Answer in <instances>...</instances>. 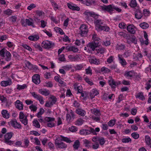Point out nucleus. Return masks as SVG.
Segmentation results:
<instances>
[{"label": "nucleus", "instance_id": "79ce46f5", "mask_svg": "<svg viewBox=\"0 0 151 151\" xmlns=\"http://www.w3.org/2000/svg\"><path fill=\"white\" fill-rule=\"evenodd\" d=\"M122 141L124 143H128L129 142H131L132 139L130 137H128L123 138L122 139Z\"/></svg>", "mask_w": 151, "mask_h": 151}, {"label": "nucleus", "instance_id": "4c0bfd02", "mask_svg": "<svg viewBox=\"0 0 151 151\" xmlns=\"http://www.w3.org/2000/svg\"><path fill=\"white\" fill-rule=\"evenodd\" d=\"M30 93L35 99H37V100L40 99V97H41V96L40 94H37L35 92H31Z\"/></svg>", "mask_w": 151, "mask_h": 151}, {"label": "nucleus", "instance_id": "cd10ccee", "mask_svg": "<svg viewBox=\"0 0 151 151\" xmlns=\"http://www.w3.org/2000/svg\"><path fill=\"white\" fill-rule=\"evenodd\" d=\"M90 131L91 134L92 133L94 135H97V134L96 132H99L100 131V129L99 127H96L94 129L93 128L91 127L90 128Z\"/></svg>", "mask_w": 151, "mask_h": 151}, {"label": "nucleus", "instance_id": "bb28decb", "mask_svg": "<svg viewBox=\"0 0 151 151\" xmlns=\"http://www.w3.org/2000/svg\"><path fill=\"white\" fill-rule=\"evenodd\" d=\"M135 97L136 98L139 99L142 101H144L145 100V98L143 95V93L142 92L137 93L135 95Z\"/></svg>", "mask_w": 151, "mask_h": 151}, {"label": "nucleus", "instance_id": "4be33fe9", "mask_svg": "<svg viewBox=\"0 0 151 151\" xmlns=\"http://www.w3.org/2000/svg\"><path fill=\"white\" fill-rule=\"evenodd\" d=\"M1 114L3 117L5 119H8L9 118L10 115L8 113V111L6 110H3L1 111Z\"/></svg>", "mask_w": 151, "mask_h": 151}, {"label": "nucleus", "instance_id": "58836bf2", "mask_svg": "<svg viewBox=\"0 0 151 151\" xmlns=\"http://www.w3.org/2000/svg\"><path fill=\"white\" fill-rule=\"evenodd\" d=\"M139 26L142 29H145L149 27V25L147 23L143 22V23H140L139 24Z\"/></svg>", "mask_w": 151, "mask_h": 151}, {"label": "nucleus", "instance_id": "c756f323", "mask_svg": "<svg viewBox=\"0 0 151 151\" xmlns=\"http://www.w3.org/2000/svg\"><path fill=\"white\" fill-rule=\"evenodd\" d=\"M92 113L95 116H100L101 115L100 111L99 109H98L96 108H94L91 110Z\"/></svg>", "mask_w": 151, "mask_h": 151}, {"label": "nucleus", "instance_id": "774afa93", "mask_svg": "<svg viewBox=\"0 0 151 151\" xmlns=\"http://www.w3.org/2000/svg\"><path fill=\"white\" fill-rule=\"evenodd\" d=\"M117 48L119 50H124L126 48V46L124 45L120 44L118 45Z\"/></svg>", "mask_w": 151, "mask_h": 151}, {"label": "nucleus", "instance_id": "20e7f679", "mask_svg": "<svg viewBox=\"0 0 151 151\" xmlns=\"http://www.w3.org/2000/svg\"><path fill=\"white\" fill-rule=\"evenodd\" d=\"M80 31L79 34L82 37H86L87 36L88 31L87 26L84 24L81 25L79 28Z\"/></svg>", "mask_w": 151, "mask_h": 151}, {"label": "nucleus", "instance_id": "4d7b16f0", "mask_svg": "<svg viewBox=\"0 0 151 151\" xmlns=\"http://www.w3.org/2000/svg\"><path fill=\"white\" fill-rule=\"evenodd\" d=\"M101 72L105 73H109L110 72V70L107 68L105 67H103L101 68Z\"/></svg>", "mask_w": 151, "mask_h": 151}, {"label": "nucleus", "instance_id": "ea45409f", "mask_svg": "<svg viewBox=\"0 0 151 151\" xmlns=\"http://www.w3.org/2000/svg\"><path fill=\"white\" fill-rule=\"evenodd\" d=\"M99 28L101 27V28L99 29L98 31H101V30H104L106 32H108L109 30V28L107 26H100Z\"/></svg>", "mask_w": 151, "mask_h": 151}, {"label": "nucleus", "instance_id": "5fc2aeb1", "mask_svg": "<svg viewBox=\"0 0 151 151\" xmlns=\"http://www.w3.org/2000/svg\"><path fill=\"white\" fill-rule=\"evenodd\" d=\"M83 122L84 120L81 119H78L76 120V124L78 126L81 125L83 124Z\"/></svg>", "mask_w": 151, "mask_h": 151}, {"label": "nucleus", "instance_id": "6e6d98bb", "mask_svg": "<svg viewBox=\"0 0 151 151\" xmlns=\"http://www.w3.org/2000/svg\"><path fill=\"white\" fill-rule=\"evenodd\" d=\"M32 123L37 128H40V125L37 120L34 119L32 122Z\"/></svg>", "mask_w": 151, "mask_h": 151}, {"label": "nucleus", "instance_id": "37998d69", "mask_svg": "<svg viewBox=\"0 0 151 151\" xmlns=\"http://www.w3.org/2000/svg\"><path fill=\"white\" fill-rule=\"evenodd\" d=\"M68 130L72 132H76L78 130V128L75 126H72L68 128Z\"/></svg>", "mask_w": 151, "mask_h": 151}, {"label": "nucleus", "instance_id": "2f4dec72", "mask_svg": "<svg viewBox=\"0 0 151 151\" xmlns=\"http://www.w3.org/2000/svg\"><path fill=\"white\" fill-rule=\"evenodd\" d=\"M132 52L130 50H126L124 53L123 55L125 58H127L132 55Z\"/></svg>", "mask_w": 151, "mask_h": 151}, {"label": "nucleus", "instance_id": "412c9836", "mask_svg": "<svg viewBox=\"0 0 151 151\" xmlns=\"http://www.w3.org/2000/svg\"><path fill=\"white\" fill-rule=\"evenodd\" d=\"M85 4L88 6H90L92 5H96V2L95 0H86Z\"/></svg>", "mask_w": 151, "mask_h": 151}, {"label": "nucleus", "instance_id": "3c124183", "mask_svg": "<svg viewBox=\"0 0 151 151\" xmlns=\"http://www.w3.org/2000/svg\"><path fill=\"white\" fill-rule=\"evenodd\" d=\"M45 120L47 122H52L55 121V119L54 117H46L45 118Z\"/></svg>", "mask_w": 151, "mask_h": 151}, {"label": "nucleus", "instance_id": "c85d7f7f", "mask_svg": "<svg viewBox=\"0 0 151 151\" xmlns=\"http://www.w3.org/2000/svg\"><path fill=\"white\" fill-rule=\"evenodd\" d=\"M11 81H2L0 83L1 85L3 87H6L11 84Z\"/></svg>", "mask_w": 151, "mask_h": 151}, {"label": "nucleus", "instance_id": "473e14b6", "mask_svg": "<svg viewBox=\"0 0 151 151\" xmlns=\"http://www.w3.org/2000/svg\"><path fill=\"white\" fill-rule=\"evenodd\" d=\"M60 137L61 138L60 139L61 141H63L68 143H70L72 142L71 140L67 137H64L62 135H60Z\"/></svg>", "mask_w": 151, "mask_h": 151}, {"label": "nucleus", "instance_id": "e433bc0d", "mask_svg": "<svg viewBox=\"0 0 151 151\" xmlns=\"http://www.w3.org/2000/svg\"><path fill=\"white\" fill-rule=\"evenodd\" d=\"M34 47L36 50L42 51L43 50L42 48L40 45L37 43H35L33 44Z\"/></svg>", "mask_w": 151, "mask_h": 151}, {"label": "nucleus", "instance_id": "7c9ffc66", "mask_svg": "<svg viewBox=\"0 0 151 151\" xmlns=\"http://www.w3.org/2000/svg\"><path fill=\"white\" fill-rule=\"evenodd\" d=\"M28 39L31 41H36L39 40V37L38 35H34L29 36Z\"/></svg>", "mask_w": 151, "mask_h": 151}, {"label": "nucleus", "instance_id": "2eb2a0df", "mask_svg": "<svg viewBox=\"0 0 151 151\" xmlns=\"http://www.w3.org/2000/svg\"><path fill=\"white\" fill-rule=\"evenodd\" d=\"M94 23L96 25V29L98 31L101 28V27L99 28V27L102 26L101 25L103 24V22L101 19H97L94 21Z\"/></svg>", "mask_w": 151, "mask_h": 151}, {"label": "nucleus", "instance_id": "a878e982", "mask_svg": "<svg viewBox=\"0 0 151 151\" xmlns=\"http://www.w3.org/2000/svg\"><path fill=\"white\" fill-rule=\"evenodd\" d=\"M79 133L81 135H87L91 134L90 128L88 129H82L80 131Z\"/></svg>", "mask_w": 151, "mask_h": 151}, {"label": "nucleus", "instance_id": "69168bd1", "mask_svg": "<svg viewBox=\"0 0 151 151\" xmlns=\"http://www.w3.org/2000/svg\"><path fill=\"white\" fill-rule=\"evenodd\" d=\"M55 29L56 30V31L59 32L60 34L62 35L64 34L63 30L60 28L56 27L55 28Z\"/></svg>", "mask_w": 151, "mask_h": 151}, {"label": "nucleus", "instance_id": "423d86ee", "mask_svg": "<svg viewBox=\"0 0 151 151\" xmlns=\"http://www.w3.org/2000/svg\"><path fill=\"white\" fill-rule=\"evenodd\" d=\"M9 123V125H11L14 129H20L21 128V125L20 124L18 123L15 119L11 120Z\"/></svg>", "mask_w": 151, "mask_h": 151}, {"label": "nucleus", "instance_id": "72a5a7b5", "mask_svg": "<svg viewBox=\"0 0 151 151\" xmlns=\"http://www.w3.org/2000/svg\"><path fill=\"white\" fill-rule=\"evenodd\" d=\"M80 145V143L79 140H77L74 142L73 147L74 149L77 150L79 147Z\"/></svg>", "mask_w": 151, "mask_h": 151}, {"label": "nucleus", "instance_id": "09e8293b", "mask_svg": "<svg viewBox=\"0 0 151 151\" xmlns=\"http://www.w3.org/2000/svg\"><path fill=\"white\" fill-rule=\"evenodd\" d=\"M44 110L42 108H40V109L39 111L37 113V116L38 118L41 117V115L44 113Z\"/></svg>", "mask_w": 151, "mask_h": 151}, {"label": "nucleus", "instance_id": "9b49d317", "mask_svg": "<svg viewBox=\"0 0 151 151\" xmlns=\"http://www.w3.org/2000/svg\"><path fill=\"white\" fill-rule=\"evenodd\" d=\"M32 81L36 84H38L40 82V76L39 74H36L32 77Z\"/></svg>", "mask_w": 151, "mask_h": 151}, {"label": "nucleus", "instance_id": "4468645a", "mask_svg": "<svg viewBox=\"0 0 151 151\" xmlns=\"http://www.w3.org/2000/svg\"><path fill=\"white\" fill-rule=\"evenodd\" d=\"M134 72L133 70L129 71H126L124 74V76L127 78L130 79L134 76Z\"/></svg>", "mask_w": 151, "mask_h": 151}, {"label": "nucleus", "instance_id": "bf43d9fd", "mask_svg": "<svg viewBox=\"0 0 151 151\" xmlns=\"http://www.w3.org/2000/svg\"><path fill=\"white\" fill-rule=\"evenodd\" d=\"M105 141L104 138H99L98 142L101 145H103L105 143Z\"/></svg>", "mask_w": 151, "mask_h": 151}, {"label": "nucleus", "instance_id": "f03ea898", "mask_svg": "<svg viewBox=\"0 0 151 151\" xmlns=\"http://www.w3.org/2000/svg\"><path fill=\"white\" fill-rule=\"evenodd\" d=\"M55 45L54 43L48 40L43 41L42 43V47L47 49H52L55 47Z\"/></svg>", "mask_w": 151, "mask_h": 151}, {"label": "nucleus", "instance_id": "ddd939ff", "mask_svg": "<svg viewBox=\"0 0 151 151\" xmlns=\"http://www.w3.org/2000/svg\"><path fill=\"white\" fill-rule=\"evenodd\" d=\"M89 62L91 64H94L95 65H98L100 63V61L99 59H97L93 56L91 57L89 59Z\"/></svg>", "mask_w": 151, "mask_h": 151}, {"label": "nucleus", "instance_id": "e2e57ef3", "mask_svg": "<svg viewBox=\"0 0 151 151\" xmlns=\"http://www.w3.org/2000/svg\"><path fill=\"white\" fill-rule=\"evenodd\" d=\"M22 46L24 49H27L29 51H31L32 49L31 48L29 45L24 44H23Z\"/></svg>", "mask_w": 151, "mask_h": 151}, {"label": "nucleus", "instance_id": "de8ad7c7", "mask_svg": "<svg viewBox=\"0 0 151 151\" xmlns=\"http://www.w3.org/2000/svg\"><path fill=\"white\" fill-rule=\"evenodd\" d=\"M96 50L98 53H100L101 54H103L105 51V49L104 48H96Z\"/></svg>", "mask_w": 151, "mask_h": 151}, {"label": "nucleus", "instance_id": "39448f33", "mask_svg": "<svg viewBox=\"0 0 151 151\" xmlns=\"http://www.w3.org/2000/svg\"><path fill=\"white\" fill-rule=\"evenodd\" d=\"M100 9L103 11H104L105 12L106 11L111 14L113 12L112 4L107 6L105 5L100 6Z\"/></svg>", "mask_w": 151, "mask_h": 151}, {"label": "nucleus", "instance_id": "1a4fd4ad", "mask_svg": "<svg viewBox=\"0 0 151 151\" xmlns=\"http://www.w3.org/2000/svg\"><path fill=\"white\" fill-rule=\"evenodd\" d=\"M67 6L69 9L73 10L79 11L80 10V8L77 5L71 2L68 3Z\"/></svg>", "mask_w": 151, "mask_h": 151}, {"label": "nucleus", "instance_id": "dca6fc26", "mask_svg": "<svg viewBox=\"0 0 151 151\" xmlns=\"http://www.w3.org/2000/svg\"><path fill=\"white\" fill-rule=\"evenodd\" d=\"M16 108L19 110H22L23 109V105L19 100H17L15 102Z\"/></svg>", "mask_w": 151, "mask_h": 151}, {"label": "nucleus", "instance_id": "680f3d73", "mask_svg": "<svg viewBox=\"0 0 151 151\" xmlns=\"http://www.w3.org/2000/svg\"><path fill=\"white\" fill-rule=\"evenodd\" d=\"M92 38L93 40V42H97L99 43L100 40V38L97 37V36L96 35L94 34L92 36Z\"/></svg>", "mask_w": 151, "mask_h": 151}, {"label": "nucleus", "instance_id": "49530a36", "mask_svg": "<svg viewBox=\"0 0 151 151\" xmlns=\"http://www.w3.org/2000/svg\"><path fill=\"white\" fill-rule=\"evenodd\" d=\"M129 5L132 7H136L137 4L136 0H131Z\"/></svg>", "mask_w": 151, "mask_h": 151}, {"label": "nucleus", "instance_id": "0e129e2a", "mask_svg": "<svg viewBox=\"0 0 151 151\" xmlns=\"http://www.w3.org/2000/svg\"><path fill=\"white\" fill-rule=\"evenodd\" d=\"M26 65L28 68L30 70H32L33 69V65L29 61H27Z\"/></svg>", "mask_w": 151, "mask_h": 151}, {"label": "nucleus", "instance_id": "13d9d810", "mask_svg": "<svg viewBox=\"0 0 151 151\" xmlns=\"http://www.w3.org/2000/svg\"><path fill=\"white\" fill-rule=\"evenodd\" d=\"M131 41L134 44L136 45L137 43V40L136 37L134 35H132L131 38Z\"/></svg>", "mask_w": 151, "mask_h": 151}, {"label": "nucleus", "instance_id": "f3484780", "mask_svg": "<svg viewBox=\"0 0 151 151\" xmlns=\"http://www.w3.org/2000/svg\"><path fill=\"white\" fill-rule=\"evenodd\" d=\"M12 55L11 53L8 51H6L4 57L3 58L6 61H9L11 60Z\"/></svg>", "mask_w": 151, "mask_h": 151}, {"label": "nucleus", "instance_id": "aec40b11", "mask_svg": "<svg viewBox=\"0 0 151 151\" xmlns=\"http://www.w3.org/2000/svg\"><path fill=\"white\" fill-rule=\"evenodd\" d=\"M143 15V14L140 10L139 9L137 10L135 14V17L138 19H141Z\"/></svg>", "mask_w": 151, "mask_h": 151}, {"label": "nucleus", "instance_id": "a18cd8bd", "mask_svg": "<svg viewBox=\"0 0 151 151\" xmlns=\"http://www.w3.org/2000/svg\"><path fill=\"white\" fill-rule=\"evenodd\" d=\"M131 135L134 139H138L139 137V134L136 132L132 133Z\"/></svg>", "mask_w": 151, "mask_h": 151}, {"label": "nucleus", "instance_id": "9d476101", "mask_svg": "<svg viewBox=\"0 0 151 151\" xmlns=\"http://www.w3.org/2000/svg\"><path fill=\"white\" fill-rule=\"evenodd\" d=\"M136 27L132 24H130L127 27V29L129 33L134 34L135 33Z\"/></svg>", "mask_w": 151, "mask_h": 151}, {"label": "nucleus", "instance_id": "5701e85b", "mask_svg": "<svg viewBox=\"0 0 151 151\" xmlns=\"http://www.w3.org/2000/svg\"><path fill=\"white\" fill-rule=\"evenodd\" d=\"M66 49L68 51H73L74 52H77L78 50V48L74 46H67Z\"/></svg>", "mask_w": 151, "mask_h": 151}, {"label": "nucleus", "instance_id": "603ef678", "mask_svg": "<svg viewBox=\"0 0 151 151\" xmlns=\"http://www.w3.org/2000/svg\"><path fill=\"white\" fill-rule=\"evenodd\" d=\"M27 116H25L24 119H20V121L24 125H26L28 124V120L27 118Z\"/></svg>", "mask_w": 151, "mask_h": 151}, {"label": "nucleus", "instance_id": "c03bdc74", "mask_svg": "<svg viewBox=\"0 0 151 151\" xmlns=\"http://www.w3.org/2000/svg\"><path fill=\"white\" fill-rule=\"evenodd\" d=\"M50 99H52L51 101L50 102V104L53 106L55 104L57 101V99L53 96H52L50 97Z\"/></svg>", "mask_w": 151, "mask_h": 151}, {"label": "nucleus", "instance_id": "052dcab7", "mask_svg": "<svg viewBox=\"0 0 151 151\" xmlns=\"http://www.w3.org/2000/svg\"><path fill=\"white\" fill-rule=\"evenodd\" d=\"M80 105V104L77 101L75 100L73 103V106L76 108H79Z\"/></svg>", "mask_w": 151, "mask_h": 151}, {"label": "nucleus", "instance_id": "8fccbe9b", "mask_svg": "<svg viewBox=\"0 0 151 151\" xmlns=\"http://www.w3.org/2000/svg\"><path fill=\"white\" fill-rule=\"evenodd\" d=\"M146 86L145 88L148 90L151 87V79H149L145 85Z\"/></svg>", "mask_w": 151, "mask_h": 151}, {"label": "nucleus", "instance_id": "864d4df0", "mask_svg": "<svg viewBox=\"0 0 151 151\" xmlns=\"http://www.w3.org/2000/svg\"><path fill=\"white\" fill-rule=\"evenodd\" d=\"M116 121L115 119L111 120L108 122V124L109 127H113L115 125Z\"/></svg>", "mask_w": 151, "mask_h": 151}, {"label": "nucleus", "instance_id": "393cba45", "mask_svg": "<svg viewBox=\"0 0 151 151\" xmlns=\"http://www.w3.org/2000/svg\"><path fill=\"white\" fill-rule=\"evenodd\" d=\"M26 23H27V25H28L29 26H31L33 27H35L32 19L30 18V19H26Z\"/></svg>", "mask_w": 151, "mask_h": 151}, {"label": "nucleus", "instance_id": "6e6552de", "mask_svg": "<svg viewBox=\"0 0 151 151\" xmlns=\"http://www.w3.org/2000/svg\"><path fill=\"white\" fill-rule=\"evenodd\" d=\"M109 85L112 88H115L116 87L120 84V81H115L112 79L108 81Z\"/></svg>", "mask_w": 151, "mask_h": 151}, {"label": "nucleus", "instance_id": "b1692460", "mask_svg": "<svg viewBox=\"0 0 151 151\" xmlns=\"http://www.w3.org/2000/svg\"><path fill=\"white\" fill-rule=\"evenodd\" d=\"M76 112L77 114L82 116H85L86 113L84 110L80 108L76 109Z\"/></svg>", "mask_w": 151, "mask_h": 151}, {"label": "nucleus", "instance_id": "f257e3e1", "mask_svg": "<svg viewBox=\"0 0 151 151\" xmlns=\"http://www.w3.org/2000/svg\"><path fill=\"white\" fill-rule=\"evenodd\" d=\"M84 14L86 15V19L90 22L93 21L91 17L93 18L96 20L98 18L99 16V14H96L93 12L86 11L84 12Z\"/></svg>", "mask_w": 151, "mask_h": 151}, {"label": "nucleus", "instance_id": "0eeeda50", "mask_svg": "<svg viewBox=\"0 0 151 151\" xmlns=\"http://www.w3.org/2000/svg\"><path fill=\"white\" fill-rule=\"evenodd\" d=\"M55 144L56 147L60 149L65 148L67 147V146L64 142L60 141L58 140H55Z\"/></svg>", "mask_w": 151, "mask_h": 151}, {"label": "nucleus", "instance_id": "f8f14e48", "mask_svg": "<svg viewBox=\"0 0 151 151\" xmlns=\"http://www.w3.org/2000/svg\"><path fill=\"white\" fill-rule=\"evenodd\" d=\"M99 45V42H95L89 43L87 45V46L91 49L92 50L94 51L95 48L97 47Z\"/></svg>", "mask_w": 151, "mask_h": 151}, {"label": "nucleus", "instance_id": "f704fd0d", "mask_svg": "<svg viewBox=\"0 0 151 151\" xmlns=\"http://www.w3.org/2000/svg\"><path fill=\"white\" fill-rule=\"evenodd\" d=\"M7 50L4 48L0 50V57L1 58H2L3 59L4 57L5 54Z\"/></svg>", "mask_w": 151, "mask_h": 151}, {"label": "nucleus", "instance_id": "a211bd4d", "mask_svg": "<svg viewBox=\"0 0 151 151\" xmlns=\"http://www.w3.org/2000/svg\"><path fill=\"white\" fill-rule=\"evenodd\" d=\"M118 57L119 63L121 64L122 66L124 67L127 64V63L126 61L125 60L122 58V55L120 54L118 55Z\"/></svg>", "mask_w": 151, "mask_h": 151}, {"label": "nucleus", "instance_id": "7ed1b4c3", "mask_svg": "<svg viewBox=\"0 0 151 151\" xmlns=\"http://www.w3.org/2000/svg\"><path fill=\"white\" fill-rule=\"evenodd\" d=\"M13 135V133L12 132H8L4 136V142L9 145H13V142L10 139L12 137Z\"/></svg>", "mask_w": 151, "mask_h": 151}, {"label": "nucleus", "instance_id": "338daca9", "mask_svg": "<svg viewBox=\"0 0 151 151\" xmlns=\"http://www.w3.org/2000/svg\"><path fill=\"white\" fill-rule=\"evenodd\" d=\"M114 56H110L107 60V62L109 63H111L114 61Z\"/></svg>", "mask_w": 151, "mask_h": 151}, {"label": "nucleus", "instance_id": "a19ab883", "mask_svg": "<svg viewBox=\"0 0 151 151\" xmlns=\"http://www.w3.org/2000/svg\"><path fill=\"white\" fill-rule=\"evenodd\" d=\"M27 87V86L25 84H24L22 85H17V89L19 90L24 89Z\"/></svg>", "mask_w": 151, "mask_h": 151}, {"label": "nucleus", "instance_id": "6ab92c4d", "mask_svg": "<svg viewBox=\"0 0 151 151\" xmlns=\"http://www.w3.org/2000/svg\"><path fill=\"white\" fill-rule=\"evenodd\" d=\"M39 92L40 93L42 94L47 96L49 95L50 92V91L46 89H40L39 90Z\"/></svg>", "mask_w": 151, "mask_h": 151}, {"label": "nucleus", "instance_id": "c9c22d12", "mask_svg": "<svg viewBox=\"0 0 151 151\" xmlns=\"http://www.w3.org/2000/svg\"><path fill=\"white\" fill-rule=\"evenodd\" d=\"M24 145L23 146H22V147H24V148H27L29 145V141L27 138H25L24 140Z\"/></svg>", "mask_w": 151, "mask_h": 151}]
</instances>
